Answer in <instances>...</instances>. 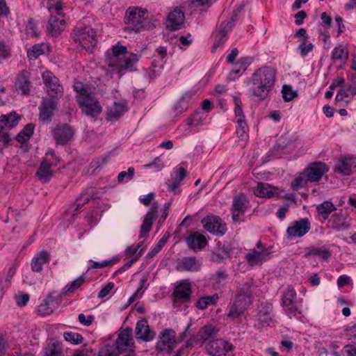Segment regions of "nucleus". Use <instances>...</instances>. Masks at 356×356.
<instances>
[{"label":"nucleus","mask_w":356,"mask_h":356,"mask_svg":"<svg viewBox=\"0 0 356 356\" xmlns=\"http://www.w3.org/2000/svg\"><path fill=\"white\" fill-rule=\"evenodd\" d=\"M158 208L159 207L157 202H154L151 208L145 216L143 223L140 228L139 238H147L149 236V233L152 229L153 222L157 218Z\"/></svg>","instance_id":"nucleus-16"},{"label":"nucleus","mask_w":356,"mask_h":356,"mask_svg":"<svg viewBox=\"0 0 356 356\" xmlns=\"http://www.w3.org/2000/svg\"><path fill=\"white\" fill-rule=\"evenodd\" d=\"M143 251V250L141 249L138 254L134 258H133L132 259L127 262L125 264H124L123 266H122L115 273V274L125 271L126 270L129 268L141 257Z\"/></svg>","instance_id":"nucleus-59"},{"label":"nucleus","mask_w":356,"mask_h":356,"mask_svg":"<svg viewBox=\"0 0 356 356\" xmlns=\"http://www.w3.org/2000/svg\"><path fill=\"white\" fill-rule=\"evenodd\" d=\"M28 56L31 58L33 57L34 58H38L40 55H42L44 51L42 49V44H36L31 47V50L28 51Z\"/></svg>","instance_id":"nucleus-56"},{"label":"nucleus","mask_w":356,"mask_h":356,"mask_svg":"<svg viewBox=\"0 0 356 356\" xmlns=\"http://www.w3.org/2000/svg\"><path fill=\"white\" fill-rule=\"evenodd\" d=\"M234 103L235 105L234 113H235L236 120H245V115L243 114V111L242 109V102H241L240 98H238L237 97H234Z\"/></svg>","instance_id":"nucleus-46"},{"label":"nucleus","mask_w":356,"mask_h":356,"mask_svg":"<svg viewBox=\"0 0 356 356\" xmlns=\"http://www.w3.org/2000/svg\"><path fill=\"white\" fill-rule=\"evenodd\" d=\"M296 299V292L295 289L292 286H288L283 292L282 297V305L287 314L295 316L296 312L300 313Z\"/></svg>","instance_id":"nucleus-15"},{"label":"nucleus","mask_w":356,"mask_h":356,"mask_svg":"<svg viewBox=\"0 0 356 356\" xmlns=\"http://www.w3.org/2000/svg\"><path fill=\"white\" fill-rule=\"evenodd\" d=\"M118 261V259H113L111 260H105L102 262L95 261L92 259L89 260V263L91 264L90 268H102L106 266H108L113 265L115 261Z\"/></svg>","instance_id":"nucleus-52"},{"label":"nucleus","mask_w":356,"mask_h":356,"mask_svg":"<svg viewBox=\"0 0 356 356\" xmlns=\"http://www.w3.org/2000/svg\"><path fill=\"white\" fill-rule=\"evenodd\" d=\"M344 356H356V347L353 345H346L343 348Z\"/></svg>","instance_id":"nucleus-64"},{"label":"nucleus","mask_w":356,"mask_h":356,"mask_svg":"<svg viewBox=\"0 0 356 356\" xmlns=\"http://www.w3.org/2000/svg\"><path fill=\"white\" fill-rule=\"evenodd\" d=\"M43 356H64L61 343L53 342L44 348Z\"/></svg>","instance_id":"nucleus-37"},{"label":"nucleus","mask_w":356,"mask_h":356,"mask_svg":"<svg viewBox=\"0 0 356 356\" xmlns=\"http://www.w3.org/2000/svg\"><path fill=\"white\" fill-rule=\"evenodd\" d=\"M328 171V167L324 162L316 161L311 163L304 170V176L309 182L318 181Z\"/></svg>","instance_id":"nucleus-11"},{"label":"nucleus","mask_w":356,"mask_h":356,"mask_svg":"<svg viewBox=\"0 0 356 356\" xmlns=\"http://www.w3.org/2000/svg\"><path fill=\"white\" fill-rule=\"evenodd\" d=\"M191 293V284L188 282H182L173 291V295L175 298L181 300L183 302L190 301V296Z\"/></svg>","instance_id":"nucleus-31"},{"label":"nucleus","mask_w":356,"mask_h":356,"mask_svg":"<svg viewBox=\"0 0 356 356\" xmlns=\"http://www.w3.org/2000/svg\"><path fill=\"white\" fill-rule=\"evenodd\" d=\"M314 256H319L324 260H327L331 256V252L326 248H315L313 252Z\"/></svg>","instance_id":"nucleus-55"},{"label":"nucleus","mask_w":356,"mask_h":356,"mask_svg":"<svg viewBox=\"0 0 356 356\" xmlns=\"http://www.w3.org/2000/svg\"><path fill=\"white\" fill-rule=\"evenodd\" d=\"M273 307L271 305L266 304L264 305L262 304L257 314L258 321L263 324L269 325L270 323L272 322V318L270 316Z\"/></svg>","instance_id":"nucleus-33"},{"label":"nucleus","mask_w":356,"mask_h":356,"mask_svg":"<svg viewBox=\"0 0 356 356\" xmlns=\"http://www.w3.org/2000/svg\"><path fill=\"white\" fill-rule=\"evenodd\" d=\"M65 26V19H60L51 16L48 22L47 32L53 37H57L63 31Z\"/></svg>","instance_id":"nucleus-30"},{"label":"nucleus","mask_w":356,"mask_h":356,"mask_svg":"<svg viewBox=\"0 0 356 356\" xmlns=\"http://www.w3.org/2000/svg\"><path fill=\"white\" fill-rule=\"evenodd\" d=\"M313 48L314 45L311 42H307V40H303L298 46L300 55L303 58L305 57L308 53L313 49Z\"/></svg>","instance_id":"nucleus-54"},{"label":"nucleus","mask_w":356,"mask_h":356,"mask_svg":"<svg viewBox=\"0 0 356 356\" xmlns=\"http://www.w3.org/2000/svg\"><path fill=\"white\" fill-rule=\"evenodd\" d=\"M77 102L81 108L83 113L86 115L95 118L102 112V106L99 101L92 95L86 97H81Z\"/></svg>","instance_id":"nucleus-13"},{"label":"nucleus","mask_w":356,"mask_h":356,"mask_svg":"<svg viewBox=\"0 0 356 356\" xmlns=\"http://www.w3.org/2000/svg\"><path fill=\"white\" fill-rule=\"evenodd\" d=\"M63 337L66 341L74 345L81 344L83 342V337L81 334L72 331L65 332L63 333Z\"/></svg>","instance_id":"nucleus-42"},{"label":"nucleus","mask_w":356,"mask_h":356,"mask_svg":"<svg viewBox=\"0 0 356 356\" xmlns=\"http://www.w3.org/2000/svg\"><path fill=\"white\" fill-rule=\"evenodd\" d=\"M20 118V115H18L15 113V112H13L9 113L8 115H1L0 116V122H3L6 127L8 128H13L17 124Z\"/></svg>","instance_id":"nucleus-39"},{"label":"nucleus","mask_w":356,"mask_h":356,"mask_svg":"<svg viewBox=\"0 0 356 356\" xmlns=\"http://www.w3.org/2000/svg\"><path fill=\"white\" fill-rule=\"evenodd\" d=\"M276 70L270 67H263L257 70L252 74L250 81L252 83V95L260 100H264L269 94L275 82Z\"/></svg>","instance_id":"nucleus-2"},{"label":"nucleus","mask_w":356,"mask_h":356,"mask_svg":"<svg viewBox=\"0 0 356 356\" xmlns=\"http://www.w3.org/2000/svg\"><path fill=\"white\" fill-rule=\"evenodd\" d=\"M252 62V58L251 57L241 58L235 64V67L239 66L241 67V71H245Z\"/></svg>","instance_id":"nucleus-58"},{"label":"nucleus","mask_w":356,"mask_h":356,"mask_svg":"<svg viewBox=\"0 0 356 356\" xmlns=\"http://www.w3.org/2000/svg\"><path fill=\"white\" fill-rule=\"evenodd\" d=\"M248 201L244 195H240L238 197L234 199L232 211L243 214L247 209Z\"/></svg>","instance_id":"nucleus-36"},{"label":"nucleus","mask_w":356,"mask_h":356,"mask_svg":"<svg viewBox=\"0 0 356 356\" xmlns=\"http://www.w3.org/2000/svg\"><path fill=\"white\" fill-rule=\"evenodd\" d=\"M124 113V106L120 103H114L113 107L108 111V115L115 118H120Z\"/></svg>","instance_id":"nucleus-45"},{"label":"nucleus","mask_w":356,"mask_h":356,"mask_svg":"<svg viewBox=\"0 0 356 356\" xmlns=\"http://www.w3.org/2000/svg\"><path fill=\"white\" fill-rule=\"evenodd\" d=\"M232 22H228L225 24H222L220 26L218 35L226 38L227 32L232 29Z\"/></svg>","instance_id":"nucleus-63"},{"label":"nucleus","mask_w":356,"mask_h":356,"mask_svg":"<svg viewBox=\"0 0 356 356\" xmlns=\"http://www.w3.org/2000/svg\"><path fill=\"white\" fill-rule=\"evenodd\" d=\"M252 303V298L236 293L235 299L229 305L227 318H236L241 316Z\"/></svg>","instance_id":"nucleus-7"},{"label":"nucleus","mask_w":356,"mask_h":356,"mask_svg":"<svg viewBox=\"0 0 356 356\" xmlns=\"http://www.w3.org/2000/svg\"><path fill=\"white\" fill-rule=\"evenodd\" d=\"M135 173V170L134 168L130 167L128 168V172L122 171L119 173L118 176V182H122L126 178L127 180H131L133 179Z\"/></svg>","instance_id":"nucleus-57"},{"label":"nucleus","mask_w":356,"mask_h":356,"mask_svg":"<svg viewBox=\"0 0 356 356\" xmlns=\"http://www.w3.org/2000/svg\"><path fill=\"white\" fill-rule=\"evenodd\" d=\"M147 14V10L138 7H129L125 12L124 22L127 25L124 29V32L140 33L145 30H152L159 23L158 20L148 19L145 15Z\"/></svg>","instance_id":"nucleus-1"},{"label":"nucleus","mask_w":356,"mask_h":356,"mask_svg":"<svg viewBox=\"0 0 356 356\" xmlns=\"http://www.w3.org/2000/svg\"><path fill=\"white\" fill-rule=\"evenodd\" d=\"M140 55L134 53H128L124 57L118 58V60L112 61L108 64L110 67H116L120 76L123 71H136V65L139 60Z\"/></svg>","instance_id":"nucleus-6"},{"label":"nucleus","mask_w":356,"mask_h":356,"mask_svg":"<svg viewBox=\"0 0 356 356\" xmlns=\"http://www.w3.org/2000/svg\"><path fill=\"white\" fill-rule=\"evenodd\" d=\"M218 298V294L202 297L197 302V307L200 309H204L209 305H215Z\"/></svg>","instance_id":"nucleus-41"},{"label":"nucleus","mask_w":356,"mask_h":356,"mask_svg":"<svg viewBox=\"0 0 356 356\" xmlns=\"http://www.w3.org/2000/svg\"><path fill=\"white\" fill-rule=\"evenodd\" d=\"M85 281L83 275H81L70 284L66 286L65 294L72 293L75 289H78Z\"/></svg>","instance_id":"nucleus-49"},{"label":"nucleus","mask_w":356,"mask_h":356,"mask_svg":"<svg viewBox=\"0 0 356 356\" xmlns=\"http://www.w3.org/2000/svg\"><path fill=\"white\" fill-rule=\"evenodd\" d=\"M35 125L32 123L27 124L24 129L16 136L15 140L23 144L27 142L34 132Z\"/></svg>","instance_id":"nucleus-34"},{"label":"nucleus","mask_w":356,"mask_h":356,"mask_svg":"<svg viewBox=\"0 0 356 356\" xmlns=\"http://www.w3.org/2000/svg\"><path fill=\"white\" fill-rule=\"evenodd\" d=\"M114 284L113 282H108L101 291L99 292L97 298H103L109 294L111 291L113 289Z\"/></svg>","instance_id":"nucleus-62"},{"label":"nucleus","mask_w":356,"mask_h":356,"mask_svg":"<svg viewBox=\"0 0 356 356\" xmlns=\"http://www.w3.org/2000/svg\"><path fill=\"white\" fill-rule=\"evenodd\" d=\"M118 350L120 353H126L135 349L134 341L132 335V329L127 327L119 333L115 341Z\"/></svg>","instance_id":"nucleus-14"},{"label":"nucleus","mask_w":356,"mask_h":356,"mask_svg":"<svg viewBox=\"0 0 356 356\" xmlns=\"http://www.w3.org/2000/svg\"><path fill=\"white\" fill-rule=\"evenodd\" d=\"M337 210L335 206L330 201H324L316 207L317 213L323 219H327L330 214Z\"/></svg>","instance_id":"nucleus-35"},{"label":"nucleus","mask_w":356,"mask_h":356,"mask_svg":"<svg viewBox=\"0 0 356 356\" xmlns=\"http://www.w3.org/2000/svg\"><path fill=\"white\" fill-rule=\"evenodd\" d=\"M96 33L92 29L84 27L77 30L75 35L76 41L87 51L91 52L97 44Z\"/></svg>","instance_id":"nucleus-8"},{"label":"nucleus","mask_w":356,"mask_h":356,"mask_svg":"<svg viewBox=\"0 0 356 356\" xmlns=\"http://www.w3.org/2000/svg\"><path fill=\"white\" fill-rule=\"evenodd\" d=\"M74 90L78 93L76 97L77 102H79L81 97H86L91 95V93L89 92L88 90L81 82H76L74 85Z\"/></svg>","instance_id":"nucleus-44"},{"label":"nucleus","mask_w":356,"mask_h":356,"mask_svg":"<svg viewBox=\"0 0 356 356\" xmlns=\"http://www.w3.org/2000/svg\"><path fill=\"white\" fill-rule=\"evenodd\" d=\"M177 344L176 332L172 328L162 330L159 335L155 350L158 353H165L170 355Z\"/></svg>","instance_id":"nucleus-3"},{"label":"nucleus","mask_w":356,"mask_h":356,"mask_svg":"<svg viewBox=\"0 0 356 356\" xmlns=\"http://www.w3.org/2000/svg\"><path fill=\"white\" fill-rule=\"evenodd\" d=\"M311 229V223L307 218L293 221L287 228L286 236L288 239L300 238L305 236Z\"/></svg>","instance_id":"nucleus-10"},{"label":"nucleus","mask_w":356,"mask_h":356,"mask_svg":"<svg viewBox=\"0 0 356 356\" xmlns=\"http://www.w3.org/2000/svg\"><path fill=\"white\" fill-rule=\"evenodd\" d=\"M58 102L49 97H42L39 106V120L43 124L49 123L57 109Z\"/></svg>","instance_id":"nucleus-9"},{"label":"nucleus","mask_w":356,"mask_h":356,"mask_svg":"<svg viewBox=\"0 0 356 356\" xmlns=\"http://www.w3.org/2000/svg\"><path fill=\"white\" fill-rule=\"evenodd\" d=\"M236 122L237 124V126H236L237 136L243 140V139H244L245 136H247V133L248 131V127L247 126L245 120H236Z\"/></svg>","instance_id":"nucleus-47"},{"label":"nucleus","mask_w":356,"mask_h":356,"mask_svg":"<svg viewBox=\"0 0 356 356\" xmlns=\"http://www.w3.org/2000/svg\"><path fill=\"white\" fill-rule=\"evenodd\" d=\"M10 55V49L3 42H0V59H6Z\"/></svg>","instance_id":"nucleus-60"},{"label":"nucleus","mask_w":356,"mask_h":356,"mask_svg":"<svg viewBox=\"0 0 356 356\" xmlns=\"http://www.w3.org/2000/svg\"><path fill=\"white\" fill-rule=\"evenodd\" d=\"M55 304H58V300L51 295H49L38 306L37 309L38 314L41 316L52 314L56 307Z\"/></svg>","instance_id":"nucleus-26"},{"label":"nucleus","mask_w":356,"mask_h":356,"mask_svg":"<svg viewBox=\"0 0 356 356\" xmlns=\"http://www.w3.org/2000/svg\"><path fill=\"white\" fill-rule=\"evenodd\" d=\"M270 254V252H264L251 250L250 252L245 255V259L248 265L254 266L260 265L263 262L267 261L269 259Z\"/></svg>","instance_id":"nucleus-25"},{"label":"nucleus","mask_w":356,"mask_h":356,"mask_svg":"<svg viewBox=\"0 0 356 356\" xmlns=\"http://www.w3.org/2000/svg\"><path fill=\"white\" fill-rule=\"evenodd\" d=\"M29 300V295L26 293H22L15 296L16 304L17 306L21 307L25 306Z\"/></svg>","instance_id":"nucleus-61"},{"label":"nucleus","mask_w":356,"mask_h":356,"mask_svg":"<svg viewBox=\"0 0 356 356\" xmlns=\"http://www.w3.org/2000/svg\"><path fill=\"white\" fill-rule=\"evenodd\" d=\"M234 349L233 344L222 339L212 340L205 346L206 353L211 356H234Z\"/></svg>","instance_id":"nucleus-4"},{"label":"nucleus","mask_w":356,"mask_h":356,"mask_svg":"<svg viewBox=\"0 0 356 356\" xmlns=\"http://www.w3.org/2000/svg\"><path fill=\"white\" fill-rule=\"evenodd\" d=\"M186 241L188 247L194 250L196 248L202 250L207 245V241L206 238L203 235L197 232L191 234L186 238Z\"/></svg>","instance_id":"nucleus-27"},{"label":"nucleus","mask_w":356,"mask_h":356,"mask_svg":"<svg viewBox=\"0 0 356 356\" xmlns=\"http://www.w3.org/2000/svg\"><path fill=\"white\" fill-rule=\"evenodd\" d=\"M282 97L285 102H290L298 96L297 92L293 91L289 85H284L282 89Z\"/></svg>","instance_id":"nucleus-43"},{"label":"nucleus","mask_w":356,"mask_h":356,"mask_svg":"<svg viewBox=\"0 0 356 356\" xmlns=\"http://www.w3.org/2000/svg\"><path fill=\"white\" fill-rule=\"evenodd\" d=\"M331 58L333 60L346 61L348 58V52L343 46L339 44L334 48Z\"/></svg>","instance_id":"nucleus-40"},{"label":"nucleus","mask_w":356,"mask_h":356,"mask_svg":"<svg viewBox=\"0 0 356 356\" xmlns=\"http://www.w3.org/2000/svg\"><path fill=\"white\" fill-rule=\"evenodd\" d=\"M135 334L137 339H141L143 341H149L154 339L156 333L154 331L150 330L147 320L143 318L136 323Z\"/></svg>","instance_id":"nucleus-19"},{"label":"nucleus","mask_w":356,"mask_h":356,"mask_svg":"<svg viewBox=\"0 0 356 356\" xmlns=\"http://www.w3.org/2000/svg\"><path fill=\"white\" fill-rule=\"evenodd\" d=\"M51 258L50 252L47 250H42L36 254L31 261V268L35 272H40L42 270V266L49 262Z\"/></svg>","instance_id":"nucleus-28"},{"label":"nucleus","mask_w":356,"mask_h":356,"mask_svg":"<svg viewBox=\"0 0 356 356\" xmlns=\"http://www.w3.org/2000/svg\"><path fill=\"white\" fill-rule=\"evenodd\" d=\"M330 227L338 232L347 229L350 227V222L348 221L347 215L340 212L332 215L328 221Z\"/></svg>","instance_id":"nucleus-24"},{"label":"nucleus","mask_w":356,"mask_h":356,"mask_svg":"<svg viewBox=\"0 0 356 356\" xmlns=\"http://www.w3.org/2000/svg\"><path fill=\"white\" fill-rule=\"evenodd\" d=\"M51 163L48 162L46 158H44L36 172V176L42 182L46 183L51 178L53 172L51 170Z\"/></svg>","instance_id":"nucleus-32"},{"label":"nucleus","mask_w":356,"mask_h":356,"mask_svg":"<svg viewBox=\"0 0 356 356\" xmlns=\"http://www.w3.org/2000/svg\"><path fill=\"white\" fill-rule=\"evenodd\" d=\"M214 276V286H216L217 288H220L222 285H223L222 282L227 278L228 275L225 270H220L216 272Z\"/></svg>","instance_id":"nucleus-50"},{"label":"nucleus","mask_w":356,"mask_h":356,"mask_svg":"<svg viewBox=\"0 0 356 356\" xmlns=\"http://www.w3.org/2000/svg\"><path fill=\"white\" fill-rule=\"evenodd\" d=\"M277 191L278 188L277 187L273 186L268 183L259 182L254 193L258 197L270 198L277 195Z\"/></svg>","instance_id":"nucleus-29"},{"label":"nucleus","mask_w":356,"mask_h":356,"mask_svg":"<svg viewBox=\"0 0 356 356\" xmlns=\"http://www.w3.org/2000/svg\"><path fill=\"white\" fill-rule=\"evenodd\" d=\"M309 181L307 179V177L304 176V172L298 177H297L292 182H291V188L293 190H298L299 188L304 187Z\"/></svg>","instance_id":"nucleus-48"},{"label":"nucleus","mask_w":356,"mask_h":356,"mask_svg":"<svg viewBox=\"0 0 356 356\" xmlns=\"http://www.w3.org/2000/svg\"><path fill=\"white\" fill-rule=\"evenodd\" d=\"M201 222L208 232L218 236L224 235L227 231L226 224L218 216H207L202 219Z\"/></svg>","instance_id":"nucleus-12"},{"label":"nucleus","mask_w":356,"mask_h":356,"mask_svg":"<svg viewBox=\"0 0 356 356\" xmlns=\"http://www.w3.org/2000/svg\"><path fill=\"white\" fill-rule=\"evenodd\" d=\"M74 134V130L67 124L58 125L53 130L54 139L57 145L67 144L73 138Z\"/></svg>","instance_id":"nucleus-17"},{"label":"nucleus","mask_w":356,"mask_h":356,"mask_svg":"<svg viewBox=\"0 0 356 356\" xmlns=\"http://www.w3.org/2000/svg\"><path fill=\"white\" fill-rule=\"evenodd\" d=\"M30 76V72L26 70H22L17 76L15 86L23 95H29L33 88Z\"/></svg>","instance_id":"nucleus-18"},{"label":"nucleus","mask_w":356,"mask_h":356,"mask_svg":"<svg viewBox=\"0 0 356 356\" xmlns=\"http://www.w3.org/2000/svg\"><path fill=\"white\" fill-rule=\"evenodd\" d=\"M350 87L349 86H343L340 90L337 92V94L335 97L336 102H341L343 100L344 97H351L350 95Z\"/></svg>","instance_id":"nucleus-53"},{"label":"nucleus","mask_w":356,"mask_h":356,"mask_svg":"<svg viewBox=\"0 0 356 356\" xmlns=\"http://www.w3.org/2000/svg\"><path fill=\"white\" fill-rule=\"evenodd\" d=\"M42 76L49 98L58 99L61 97L63 94V88L60 84L58 79L50 71L44 72Z\"/></svg>","instance_id":"nucleus-5"},{"label":"nucleus","mask_w":356,"mask_h":356,"mask_svg":"<svg viewBox=\"0 0 356 356\" xmlns=\"http://www.w3.org/2000/svg\"><path fill=\"white\" fill-rule=\"evenodd\" d=\"M112 51L113 56L116 58V60H118V58L124 57V55H127L129 52L125 46L116 44L112 47Z\"/></svg>","instance_id":"nucleus-51"},{"label":"nucleus","mask_w":356,"mask_h":356,"mask_svg":"<svg viewBox=\"0 0 356 356\" xmlns=\"http://www.w3.org/2000/svg\"><path fill=\"white\" fill-rule=\"evenodd\" d=\"M201 262L195 257H185L177 261L176 269L183 271H198L201 268Z\"/></svg>","instance_id":"nucleus-23"},{"label":"nucleus","mask_w":356,"mask_h":356,"mask_svg":"<svg viewBox=\"0 0 356 356\" xmlns=\"http://www.w3.org/2000/svg\"><path fill=\"white\" fill-rule=\"evenodd\" d=\"M185 20L184 13L178 8L170 12L168 16L167 28L171 31L180 29Z\"/></svg>","instance_id":"nucleus-22"},{"label":"nucleus","mask_w":356,"mask_h":356,"mask_svg":"<svg viewBox=\"0 0 356 356\" xmlns=\"http://www.w3.org/2000/svg\"><path fill=\"white\" fill-rule=\"evenodd\" d=\"M254 287V285L252 280H249L238 286L236 293L241 294V296L252 298Z\"/></svg>","instance_id":"nucleus-38"},{"label":"nucleus","mask_w":356,"mask_h":356,"mask_svg":"<svg viewBox=\"0 0 356 356\" xmlns=\"http://www.w3.org/2000/svg\"><path fill=\"white\" fill-rule=\"evenodd\" d=\"M356 167L355 159L352 156H345L339 159L334 164V171L342 175H350L353 168Z\"/></svg>","instance_id":"nucleus-20"},{"label":"nucleus","mask_w":356,"mask_h":356,"mask_svg":"<svg viewBox=\"0 0 356 356\" xmlns=\"http://www.w3.org/2000/svg\"><path fill=\"white\" fill-rule=\"evenodd\" d=\"M219 330L215 325L207 324L201 327L199 332L192 336L195 343H203L206 340L216 336Z\"/></svg>","instance_id":"nucleus-21"}]
</instances>
